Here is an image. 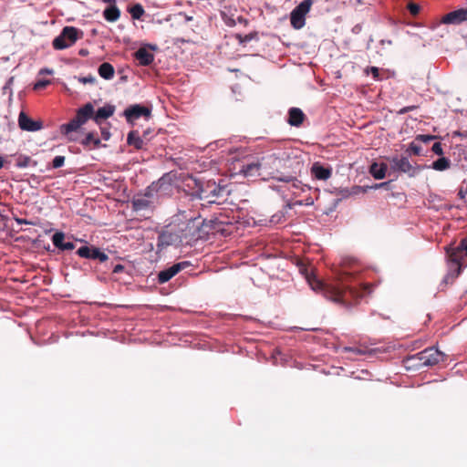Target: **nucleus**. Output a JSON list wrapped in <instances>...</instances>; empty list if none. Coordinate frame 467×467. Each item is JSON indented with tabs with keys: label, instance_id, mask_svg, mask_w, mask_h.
Segmentation results:
<instances>
[{
	"label": "nucleus",
	"instance_id": "f257e3e1",
	"mask_svg": "<svg viewBox=\"0 0 467 467\" xmlns=\"http://www.w3.org/2000/svg\"><path fill=\"white\" fill-rule=\"evenodd\" d=\"M285 159L276 154H269L259 159V167L261 168V178L266 180L271 178L278 182H290L293 175H285L280 171L284 166Z\"/></svg>",
	"mask_w": 467,
	"mask_h": 467
},
{
	"label": "nucleus",
	"instance_id": "f03ea898",
	"mask_svg": "<svg viewBox=\"0 0 467 467\" xmlns=\"http://www.w3.org/2000/svg\"><path fill=\"white\" fill-rule=\"evenodd\" d=\"M446 253L450 265V273L444 280L447 283L450 278L452 280L457 277L462 271L463 262L467 258V236L462 239L456 247H448Z\"/></svg>",
	"mask_w": 467,
	"mask_h": 467
},
{
	"label": "nucleus",
	"instance_id": "7ed1b4c3",
	"mask_svg": "<svg viewBox=\"0 0 467 467\" xmlns=\"http://www.w3.org/2000/svg\"><path fill=\"white\" fill-rule=\"evenodd\" d=\"M171 223L175 226L174 228L180 237L182 245L184 244H189L201 237L199 229L200 223L196 219L182 221L177 217L173 219Z\"/></svg>",
	"mask_w": 467,
	"mask_h": 467
},
{
	"label": "nucleus",
	"instance_id": "20e7f679",
	"mask_svg": "<svg viewBox=\"0 0 467 467\" xmlns=\"http://www.w3.org/2000/svg\"><path fill=\"white\" fill-rule=\"evenodd\" d=\"M445 355L436 348H428L424 350L410 356L406 362L409 367L420 368L422 367H432L441 361H443Z\"/></svg>",
	"mask_w": 467,
	"mask_h": 467
},
{
	"label": "nucleus",
	"instance_id": "39448f33",
	"mask_svg": "<svg viewBox=\"0 0 467 467\" xmlns=\"http://www.w3.org/2000/svg\"><path fill=\"white\" fill-rule=\"evenodd\" d=\"M174 227L175 226L171 223L160 230L157 241L158 251H161L168 246L182 245L180 237L177 234Z\"/></svg>",
	"mask_w": 467,
	"mask_h": 467
},
{
	"label": "nucleus",
	"instance_id": "423d86ee",
	"mask_svg": "<svg viewBox=\"0 0 467 467\" xmlns=\"http://www.w3.org/2000/svg\"><path fill=\"white\" fill-rule=\"evenodd\" d=\"M78 29L73 26H65L60 35L53 40V47L62 50L71 47L78 39Z\"/></svg>",
	"mask_w": 467,
	"mask_h": 467
},
{
	"label": "nucleus",
	"instance_id": "0eeeda50",
	"mask_svg": "<svg viewBox=\"0 0 467 467\" xmlns=\"http://www.w3.org/2000/svg\"><path fill=\"white\" fill-rule=\"evenodd\" d=\"M312 0H303L290 14V23L295 29H301L306 24V15L309 12Z\"/></svg>",
	"mask_w": 467,
	"mask_h": 467
},
{
	"label": "nucleus",
	"instance_id": "6e6552de",
	"mask_svg": "<svg viewBox=\"0 0 467 467\" xmlns=\"http://www.w3.org/2000/svg\"><path fill=\"white\" fill-rule=\"evenodd\" d=\"M149 194H138L131 200L132 210L141 216L150 217L154 210V204Z\"/></svg>",
	"mask_w": 467,
	"mask_h": 467
},
{
	"label": "nucleus",
	"instance_id": "1a4fd4ad",
	"mask_svg": "<svg viewBox=\"0 0 467 467\" xmlns=\"http://www.w3.org/2000/svg\"><path fill=\"white\" fill-rule=\"evenodd\" d=\"M390 168L393 171L406 173L410 177H414L420 171V168L419 166L412 165L407 157L396 156L391 158Z\"/></svg>",
	"mask_w": 467,
	"mask_h": 467
},
{
	"label": "nucleus",
	"instance_id": "9d476101",
	"mask_svg": "<svg viewBox=\"0 0 467 467\" xmlns=\"http://www.w3.org/2000/svg\"><path fill=\"white\" fill-rule=\"evenodd\" d=\"M150 115L151 109L140 104L131 105L124 110V116L129 123H133L140 117L148 119Z\"/></svg>",
	"mask_w": 467,
	"mask_h": 467
},
{
	"label": "nucleus",
	"instance_id": "9b49d317",
	"mask_svg": "<svg viewBox=\"0 0 467 467\" xmlns=\"http://www.w3.org/2000/svg\"><path fill=\"white\" fill-rule=\"evenodd\" d=\"M76 253L82 258L99 260V262H105L109 259L108 254L93 245L81 246Z\"/></svg>",
	"mask_w": 467,
	"mask_h": 467
},
{
	"label": "nucleus",
	"instance_id": "f8f14e48",
	"mask_svg": "<svg viewBox=\"0 0 467 467\" xmlns=\"http://www.w3.org/2000/svg\"><path fill=\"white\" fill-rule=\"evenodd\" d=\"M190 266V263L187 261H182L172 265L171 266L161 271L158 274V281L161 284H164L171 280L173 276H175L182 270Z\"/></svg>",
	"mask_w": 467,
	"mask_h": 467
},
{
	"label": "nucleus",
	"instance_id": "ddd939ff",
	"mask_svg": "<svg viewBox=\"0 0 467 467\" xmlns=\"http://www.w3.org/2000/svg\"><path fill=\"white\" fill-rule=\"evenodd\" d=\"M239 172L247 178L261 177L259 159H248L240 165Z\"/></svg>",
	"mask_w": 467,
	"mask_h": 467
},
{
	"label": "nucleus",
	"instance_id": "4468645a",
	"mask_svg": "<svg viewBox=\"0 0 467 467\" xmlns=\"http://www.w3.org/2000/svg\"><path fill=\"white\" fill-rule=\"evenodd\" d=\"M296 265L298 266L299 272L309 284V286L312 290L315 291L322 288V282L317 278V276L313 274L312 269H309L306 263H304L302 260H297Z\"/></svg>",
	"mask_w": 467,
	"mask_h": 467
},
{
	"label": "nucleus",
	"instance_id": "2eb2a0df",
	"mask_svg": "<svg viewBox=\"0 0 467 467\" xmlns=\"http://www.w3.org/2000/svg\"><path fill=\"white\" fill-rule=\"evenodd\" d=\"M464 21H467V8L451 11L442 18L444 24L459 25Z\"/></svg>",
	"mask_w": 467,
	"mask_h": 467
},
{
	"label": "nucleus",
	"instance_id": "dca6fc26",
	"mask_svg": "<svg viewBox=\"0 0 467 467\" xmlns=\"http://www.w3.org/2000/svg\"><path fill=\"white\" fill-rule=\"evenodd\" d=\"M18 125L23 130L36 131L42 128V123L31 119L25 112H20L18 116Z\"/></svg>",
	"mask_w": 467,
	"mask_h": 467
},
{
	"label": "nucleus",
	"instance_id": "f3484780",
	"mask_svg": "<svg viewBox=\"0 0 467 467\" xmlns=\"http://www.w3.org/2000/svg\"><path fill=\"white\" fill-rule=\"evenodd\" d=\"M51 240L54 246L60 251H71L76 247L73 242L66 241V234L63 232H56Z\"/></svg>",
	"mask_w": 467,
	"mask_h": 467
},
{
	"label": "nucleus",
	"instance_id": "a211bd4d",
	"mask_svg": "<svg viewBox=\"0 0 467 467\" xmlns=\"http://www.w3.org/2000/svg\"><path fill=\"white\" fill-rule=\"evenodd\" d=\"M311 174L317 180L327 181L332 175V169L325 167L319 162H315L311 167Z\"/></svg>",
	"mask_w": 467,
	"mask_h": 467
},
{
	"label": "nucleus",
	"instance_id": "6ab92c4d",
	"mask_svg": "<svg viewBox=\"0 0 467 467\" xmlns=\"http://www.w3.org/2000/svg\"><path fill=\"white\" fill-rule=\"evenodd\" d=\"M134 57L140 66H150L154 60V55L145 47L139 48L135 52Z\"/></svg>",
	"mask_w": 467,
	"mask_h": 467
},
{
	"label": "nucleus",
	"instance_id": "aec40b11",
	"mask_svg": "<svg viewBox=\"0 0 467 467\" xmlns=\"http://www.w3.org/2000/svg\"><path fill=\"white\" fill-rule=\"evenodd\" d=\"M306 119L305 113L298 108H291L288 111V123L291 126L299 127Z\"/></svg>",
	"mask_w": 467,
	"mask_h": 467
},
{
	"label": "nucleus",
	"instance_id": "412c9836",
	"mask_svg": "<svg viewBox=\"0 0 467 467\" xmlns=\"http://www.w3.org/2000/svg\"><path fill=\"white\" fill-rule=\"evenodd\" d=\"M76 117L85 124L89 119L94 117L93 105L91 103L84 105L77 111Z\"/></svg>",
	"mask_w": 467,
	"mask_h": 467
},
{
	"label": "nucleus",
	"instance_id": "4be33fe9",
	"mask_svg": "<svg viewBox=\"0 0 467 467\" xmlns=\"http://www.w3.org/2000/svg\"><path fill=\"white\" fill-rule=\"evenodd\" d=\"M327 296V298L342 306V307H346V308H348L350 307L353 304L347 298V296H348L349 294H325Z\"/></svg>",
	"mask_w": 467,
	"mask_h": 467
},
{
	"label": "nucleus",
	"instance_id": "5701e85b",
	"mask_svg": "<svg viewBox=\"0 0 467 467\" xmlns=\"http://www.w3.org/2000/svg\"><path fill=\"white\" fill-rule=\"evenodd\" d=\"M115 107L112 105H107L102 108H99L93 119L97 123H99L101 120L106 119L109 117H111L114 114Z\"/></svg>",
	"mask_w": 467,
	"mask_h": 467
},
{
	"label": "nucleus",
	"instance_id": "b1692460",
	"mask_svg": "<svg viewBox=\"0 0 467 467\" xmlns=\"http://www.w3.org/2000/svg\"><path fill=\"white\" fill-rule=\"evenodd\" d=\"M388 166L386 163L373 162L370 165L369 172L376 180H381L385 177Z\"/></svg>",
	"mask_w": 467,
	"mask_h": 467
},
{
	"label": "nucleus",
	"instance_id": "393cba45",
	"mask_svg": "<svg viewBox=\"0 0 467 467\" xmlns=\"http://www.w3.org/2000/svg\"><path fill=\"white\" fill-rule=\"evenodd\" d=\"M103 16L108 22H116L120 16V10L116 5H109L103 11Z\"/></svg>",
	"mask_w": 467,
	"mask_h": 467
},
{
	"label": "nucleus",
	"instance_id": "a878e982",
	"mask_svg": "<svg viewBox=\"0 0 467 467\" xmlns=\"http://www.w3.org/2000/svg\"><path fill=\"white\" fill-rule=\"evenodd\" d=\"M99 74L104 79L109 80L113 78L115 70L110 63L104 62L99 67Z\"/></svg>",
	"mask_w": 467,
	"mask_h": 467
},
{
	"label": "nucleus",
	"instance_id": "bb28decb",
	"mask_svg": "<svg viewBox=\"0 0 467 467\" xmlns=\"http://www.w3.org/2000/svg\"><path fill=\"white\" fill-rule=\"evenodd\" d=\"M83 123L77 117L71 119L68 123L61 126V131L65 135H69L73 131H77Z\"/></svg>",
	"mask_w": 467,
	"mask_h": 467
},
{
	"label": "nucleus",
	"instance_id": "cd10ccee",
	"mask_svg": "<svg viewBox=\"0 0 467 467\" xmlns=\"http://www.w3.org/2000/svg\"><path fill=\"white\" fill-rule=\"evenodd\" d=\"M127 142L129 145L134 146L137 150L142 149L144 145V141L139 136V132L137 130H131L128 134Z\"/></svg>",
	"mask_w": 467,
	"mask_h": 467
},
{
	"label": "nucleus",
	"instance_id": "c85d7f7f",
	"mask_svg": "<svg viewBox=\"0 0 467 467\" xmlns=\"http://www.w3.org/2000/svg\"><path fill=\"white\" fill-rule=\"evenodd\" d=\"M451 162L445 157H441L437 161H433L431 168L436 171H445L450 168Z\"/></svg>",
	"mask_w": 467,
	"mask_h": 467
},
{
	"label": "nucleus",
	"instance_id": "c756f323",
	"mask_svg": "<svg viewBox=\"0 0 467 467\" xmlns=\"http://www.w3.org/2000/svg\"><path fill=\"white\" fill-rule=\"evenodd\" d=\"M129 13L130 14L133 19L140 20L145 14V10L140 4H135L134 5L129 8Z\"/></svg>",
	"mask_w": 467,
	"mask_h": 467
},
{
	"label": "nucleus",
	"instance_id": "7c9ffc66",
	"mask_svg": "<svg viewBox=\"0 0 467 467\" xmlns=\"http://www.w3.org/2000/svg\"><path fill=\"white\" fill-rule=\"evenodd\" d=\"M81 143L86 147H89L92 144L94 148H97L100 145V140L95 137L94 132H88Z\"/></svg>",
	"mask_w": 467,
	"mask_h": 467
},
{
	"label": "nucleus",
	"instance_id": "2f4dec72",
	"mask_svg": "<svg viewBox=\"0 0 467 467\" xmlns=\"http://www.w3.org/2000/svg\"><path fill=\"white\" fill-rule=\"evenodd\" d=\"M435 139L436 137L434 135L419 134L416 136L415 141L428 143Z\"/></svg>",
	"mask_w": 467,
	"mask_h": 467
},
{
	"label": "nucleus",
	"instance_id": "473e14b6",
	"mask_svg": "<svg viewBox=\"0 0 467 467\" xmlns=\"http://www.w3.org/2000/svg\"><path fill=\"white\" fill-rule=\"evenodd\" d=\"M78 81L82 84H95L97 82V78L96 77H94L93 75H88V76H86V77H79L78 78Z\"/></svg>",
	"mask_w": 467,
	"mask_h": 467
},
{
	"label": "nucleus",
	"instance_id": "72a5a7b5",
	"mask_svg": "<svg viewBox=\"0 0 467 467\" xmlns=\"http://www.w3.org/2000/svg\"><path fill=\"white\" fill-rule=\"evenodd\" d=\"M407 7L410 15H412L413 16H416L420 11V6L413 2L409 3Z\"/></svg>",
	"mask_w": 467,
	"mask_h": 467
},
{
	"label": "nucleus",
	"instance_id": "f704fd0d",
	"mask_svg": "<svg viewBox=\"0 0 467 467\" xmlns=\"http://www.w3.org/2000/svg\"><path fill=\"white\" fill-rule=\"evenodd\" d=\"M50 84H51V81L49 79H40L35 83L34 89L40 90V89L45 88L46 87H47Z\"/></svg>",
	"mask_w": 467,
	"mask_h": 467
},
{
	"label": "nucleus",
	"instance_id": "c9c22d12",
	"mask_svg": "<svg viewBox=\"0 0 467 467\" xmlns=\"http://www.w3.org/2000/svg\"><path fill=\"white\" fill-rule=\"evenodd\" d=\"M210 223H212L211 228L214 232H223L224 229L223 228V222H220L218 219L211 220Z\"/></svg>",
	"mask_w": 467,
	"mask_h": 467
},
{
	"label": "nucleus",
	"instance_id": "e433bc0d",
	"mask_svg": "<svg viewBox=\"0 0 467 467\" xmlns=\"http://www.w3.org/2000/svg\"><path fill=\"white\" fill-rule=\"evenodd\" d=\"M65 163L64 156H56L52 161V167L55 169L60 168Z\"/></svg>",
	"mask_w": 467,
	"mask_h": 467
},
{
	"label": "nucleus",
	"instance_id": "4c0bfd02",
	"mask_svg": "<svg viewBox=\"0 0 467 467\" xmlns=\"http://www.w3.org/2000/svg\"><path fill=\"white\" fill-rule=\"evenodd\" d=\"M410 150H411V152L416 155V156H419L421 154V147L420 145H418L415 140L412 141L410 144Z\"/></svg>",
	"mask_w": 467,
	"mask_h": 467
},
{
	"label": "nucleus",
	"instance_id": "58836bf2",
	"mask_svg": "<svg viewBox=\"0 0 467 467\" xmlns=\"http://www.w3.org/2000/svg\"><path fill=\"white\" fill-rule=\"evenodd\" d=\"M343 351L344 352H350V353H353L355 355H363V354H365V351L362 350L361 348H358L345 347L343 348Z\"/></svg>",
	"mask_w": 467,
	"mask_h": 467
},
{
	"label": "nucleus",
	"instance_id": "ea45409f",
	"mask_svg": "<svg viewBox=\"0 0 467 467\" xmlns=\"http://www.w3.org/2000/svg\"><path fill=\"white\" fill-rule=\"evenodd\" d=\"M431 150L439 155V156H442L443 155V150H442V145L441 142H435L433 145H432V148H431Z\"/></svg>",
	"mask_w": 467,
	"mask_h": 467
},
{
	"label": "nucleus",
	"instance_id": "a19ab883",
	"mask_svg": "<svg viewBox=\"0 0 467 467\" xmlns=\"http://www.w3.org/2000/svg\"><path fill=\"white\" fill-rule=\"evenodd\" d=\"M418 108H419V106H417V105L407 106V107H404V108H401L400 109H399L397 111V113L399 115H403V114H406V113H408L410 111L415 110Z\"/></svg>",
	"mask_w": 467,
	"mask_h": 467
},
{
	"label": "nucleus",
	"instance_id": "79ce46f5",
	"mask_svg": "<svg viewBox=\"0 0 467 467\" xmlns=\"http://www.w3.org/2000/svg\"><path fill=\"white\" fill-rule=\"evenodd\" d=\"M368 72H371L374 79H379V70L378 67H368L365 70V73L368 74Z\"/></svg>",
	"mask_w": 467,
	"mask_h": 467
},
{
	"label": "nucleus",
	"instance_id": "37998d69",
	"mask_svg": "<svg viewBox=\"0 0 467 467\" xmlns=\"http://www.w3.org/2000/svg\"><path fill=\"white\" fill-rule=\"evenodd\" d=\"M213 189L211 190V193L213 196H219L222 195L223 192H224V188L216 186L215 183L213 184Z\"/></svg>",
	"mask_w": 467,
	"mask_h": 467
},
{
	"label": "nucleus",
	"instance_id": "c03bdc74",
	"mask_svg": "<svg viewBox=\"0 0 467 467\" xmlns=\"http://www.w3.org/2000/svg\"><path fill=\"white\" fill-rule=\"evenodd\" d=\"M30 161V158L27 156L20 157L18 159L17 166L19 167H26Z\"/></svg>",
	"mask_w": 467,
	"mask_h": 467
},
{
	"label": "nucleus",
	"instance_id": "a18cd8bd",
	"mask_svg": "<svg viewBox=\"0 0 467 467\" xmlns=\"http://www.w3.org/2000/svg\"><path fill=\"white\" fill-rule=\"evenodd\" d=\"M254 36L252 34L245 35L244 36H239V39L241 43H246L253 39Z\"/></svg>",
	"mask_w": 467,
	"mask_h": 467
},
{
	"label": "nucleus",
	"instance_id": "49530a36",
	"mask_svg": "<svg viewBox=\"0 0 467 467\" xmlns=\"http://www.w3.org/2000/svg\"><path fill=\"white\" fill-rule=\"evenodd\" d=\"M356 264V260H345L344 261V268H345V271H347L348 268H351L352 265H354Z\"/></svg>",
	"mask_w": 467,
	"mask_h": 467
},
{
	"label": "nucleus",
	"instance_id": "de8ad7c7",
	"mask_svg": "<svg viewBox=\"0 0 467 467\" xmlns=\"http://www.w3.org/2000/svg\"><path fill=\"white\" fill-rule=\"evenodd\" d=\"M289 182L292 183V187H294L296 189H301L302 190V188L300 186L301 182L298 180H296L295 176H293V180L290 181Z\"/></svg>",
	"mask_w": 467,
	"mask_h": 467
},
{
	"label": "nucleus",
	"instance_id": "09e8293b",
	"mask_svg": "<svg viewBox=\"0 0 467 467\" xmlns=\"http://www.w3.org/2000/svg\"><path fill=\"white\" fill-rule=\"evenodd\" d=\"M53 72H54L53 69H49V68L46 67V68L40 69L39 75H44V74L51 75V74H53Z\"/></svg>",
	"mask_w": 467,
	"mask_h": 467
},
{
	"label": "nucleus",
	"instance_id": "8fccbe9b",
	"mask_svg": "<svg viewBox=\"0 0 467 467\" xmlns=\"http://www.w3.org/2000/svg\"><path fill=\"white\" fill-rule=\"evenodd\" d=\"M466 192H467V190H464L463 188H460L459 192H458V196L461 198V199H464L465 198V195H466Z\"/></svg>",
	"mask_w": 467,
	"mask_h": 467
},
{
	"label": "nucleus",
	"instance_id": "3c124183",
	"mask_svg": "<svg viewBox=\"0 0 467 467\" xmlns=\"http://www.w3.org/2000/svg\"><path fill=\"white\" fill-rule=\"evenodd\" d=\"M124 270V266L122 265H117L113 268V273H119Z\"/></svg>",
	"mask_w": 467,
	"mask_h": 467
},
{
	"label": "nucleus",
	"instance_id": "603ef678",
	"mask_svg": "<svg viewBox=\"0 0 467 467\" xmlns=\"http://www.w3.org/2000/svg\"><path fill=\"white\" fill-rule=\"evenodd\" d=\"M14 81V77H11L8 81L6 82L5 86L4 87V89H7V88H10L12 83Z\"/></svg>",
	"mask_w": 467,
	"mask_h": 467
},
{
	"label": "nucleus",
	"instance_id": "864d4df0",
	"mask_svg": "<svg viewBox=\"0 0 467 467\" xmlns=\"http://www.w3.org/2000/svg\"><path fill=\"white\" fill-rule=\"evenodd\" d=\"M390 182H381L379 184H376L375 185V188H381V187H385L386 185L389 184Z\"/></svg>",
	"mask_w": 467,
	"mask_h": 467
},
{
	"label": "nucleus",
	"instance_id": "5fc2aeb1",
	"mask_svg": "<svg viewBox=\"0 0 467 467\" xmlns=\"http://www.w3.org/2000/svg\"><path fill=\"white\" fill-rule=\"evenodd\" d=\"M109 131H102V136H103V139L104 140H109Z\"/></svg>",
	"mask_w": 467,
	"mask_h": 467
},
{
	"label": "nucleus",
	"instance_id": "6e6d98bb",
	"mask_svg": "<svg viewBox=\"0 0 467 467\" xmlns=\"http://www.w3.org/2000/svg\"><path fill=\"white\" fill-rule=\"evenodd\" d=\"M102 1H103V3L109 4V5H116V0H102Z\"/></svg>",
	"mask_w": 467,
	"mask_h": 467
},
{
	"label": "nucleus",
	"instance_id": "4d7b16f0",
	"mask_svg": "<svg viewBox=\"0 0 467 467\" xmlns=\"http://www.w3.org/2000/svg\"><path fill=\"white\" fill-rule=\"evenodd\" d=\"M4 166V159L0 156V169Z\"/></svg>",
	"mask_w": 467,
	"mask_h": 467
},
{
	"label": "nucleus",
	"instance_id": "13d9d810",
	"mask_svg": "<svg viewBox=\"0 0 467 467\" xmlns=\"http://www.w3.org/2000/svg\"><path fill=\"white\" fill-rule=\"evenodd\" d=\"M365 290H368V292H371V285H368L365 287Z\"/></svg>",
	"mask_w": 467,
	"mask_h": 467
},
{
	"label": "nucleus",
	"instance_id": "bf43d9fd",
	"mask_svg": "<svg viewBox=\"0 0 467 467\" xmlns=\"http://www.w3.org/2000/svg\"><path fill=\"white\" fill-rule=\"evenodd\" d=\"M277 217V215H273V219H272V222H276L278 223L280 221V219H277V220H275V218Z\"/></svg>",
	"mask_w": 467,
	"mask_h": 467
},
{
	"label": "nucleus",
	"instance_id": "052dcab7",
	"mask_svg": "<svg viewBox=\"0 0 467 467\" xmlns=\"http://www.w3.org/2000/svg\"><path fill=\"white\" fill-rule=\"evenodd\" d=\"M88 52L86 50H80L79 54L85 56Z\"/></svg>",
	"mask_w": 467,
	"mask_h": 467
},
{
	"label": "nucleus",
	"instance_id": "680f3d73",
	"mask_svg": "<svg viewBox=\"0 0 467 467\" xmlns=\"http://www.w3.org/2000/svg\"><path fill=\"white\" fill-rule=\"evenodd\" d=\"M349 292L353 293V292H357V291L354 288H350Z\"/></svg>",
	"mask_w": 467,
	"mask_h": 467
},
{
	"label": "nucleus",
	"instance_id": "e2e57ef3",
	"mask_svg": "<svg viewBox=\"0 0 467 467\" xmlns=\"http://www.w3.org/2000/svg\"><path fill=\"white\" fill-rule=\"evenodd\" d=\"M306 330H314V328H309V327H306Z\"/></svg>",
	"mask_w": 467,
	"mask_h": 467
}]
</instances>
